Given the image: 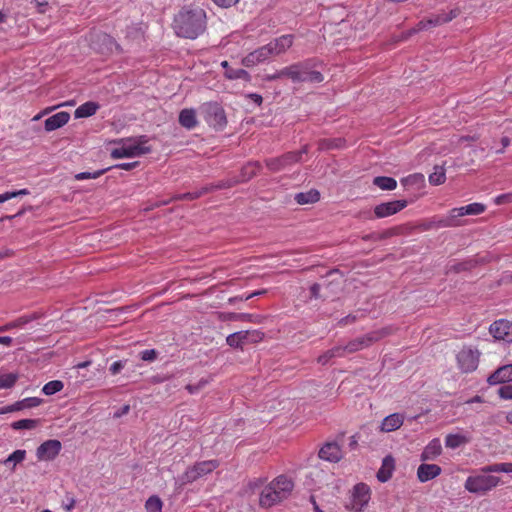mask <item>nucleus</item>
Masks as SVG:
<instances>
[{
	"label": "nucleus",
	"instance_id": "nucleus-1",
	"mask_svg": "<svg viewBox=\"0 0 512 512\" xmlns=\"http://www.w3.org/2000/svg\"><path fill=\"white\" fill-rule=\"evenodd\" d=\"M206 27V13L197 6L182 8L174 19V29L178 36L195 39Z\"/></svg>",
	"mask_w": 512,
	"mask_h": 512
},
{
	"label": "nucleus",
	"instance_id": "nucleus-2",
	"mask_svg": "<svg viewBox=\"0 0 512 512\" xmlns=\"http://www.w3.org/2000/svg\"><path fill=\"white\" fill-rule=\"evenodd\" d=\"M293 488V481L285 475H280L262 490L259 503L262 507H271L286 499Z\"/></svg>",
	"mask_w": 512,
	"mask_h": 512
},
{
	"label": "nucleus",
	"instance_id": "nucleus-3",
	"mask_svg": "<svg viewBox=\"0 0 512 512\" xmlns=\"http://www.w3.org/2000/svg\"><path fill=\"white\" fill-rule=\"evenodd\" d=\"M147 143L146 136L138 138L122 139L119 142V147L112 149L111 157L113 159L132 158L147 154L151 149L144 144Z\"/></svg>",
	"mask_w": 512,
	"mask_h": 512
},
{
	"label": "nucleus",
	"instance_id": "nucleus-4",
	"mask_svg": "<svg viewBox=\"0 0 512 512\" xmlns=\"http://www.w3.org/2000/svg\"><path fill=\"white\" fill-rule=\"evenodd\" d=\"M288 73L289 79L294 83H320L324 80L322 73L314 70L309 61L289 65Z\"/></svg>",
	"mask_w": 512,
	"mask_h": 512
},
{
	"label": "nucleus",
	"instance_id": "nucleus-5",
	"mask_svg": "<svg viewBox=\"0 0 512 512\" xmlns=\"http://www.w3.org/2000/svg\"><path fill=\"white\" fill-rule=\"evenodd\" d=\"M481 471L483 474L472 475L466 479L464 487L467 491L475 494H485L499 485V477L487 475L489 472H484L483 468Z\"/></svg>",
	"mask_w": 512,
	"mask_h": 512
},
{
	"label": "nucleus",
	"instance_id": "nucleus-6",
	"mask_svg": "<svg viewBox=\"0 0 512 512\" xmlns=\"http://www.w3.org/2000/svg\"><path fill=\"white\" fill-rule=\"evenodd\" d=\"M459 14H460V10L458 8H454V9H451L449 12H443V13H440L437 15H433L426 20L420 21L416 25L415 28H412L408 32L403 33L401 39H407L411 35L419 32V31L428 29L429 27H436V26H440L445 23H448L451 20H453L454 18H456Z\"/></svg>",
	"mask_w": 512,
	"mask_h": 512
},
{
	"label": "nucleus",
	"instance_id": "nucleus-7",
	"mask_svg": "<svg viewBox=\"0 0 512 512\" xmlns=\"http://www.w3.org/2000/svg\"><path fill=\"white\" fill-rule=\"evenodd\" d=\"M389 331L388 329H381L377 331H372L367 333L366 335L357 337L351 341H349L346 345H342L345 355L351 354L357 351H360L364 348L369 347L373 343L379 341L386 335H388Z\"/></svg>",
	"mask_w": 512,
	"mask_h": 512
},
{
	"label": "nucleus",
	"instance_id": "nucleus-8",
	"mask_svg": "<svg viewBox=\"0 0 512 512\" xmlns=\"http://www.w3.org/2000/svg\"><path fill=\"white\" fill-rule=\"evenodd\" d=\"M485 211V205L481 203H471L466 206L453 208L449 216L439 221L440 227H453L457 225V219L465 215H479Z\"/></svg>",
	"mask_w": 512,
	"mask_h": 512
},
{
	"label": "nucleus",
	"instance_id": "nucleus-9",
	"mask_svg": "<svg viewBox=\"0 0 512 512\" xmlns=\"http://www.w3.org/2000/svg\"><path fill=\"white\" fill-rule=\"evenodd\" d=\"M371 498V490L365 483H358L353 487L351 498L346 508L351 512H362Z\"/></svg>",
	"mask_w": 512,
	"mask_h": 512
},
{
	"label": "nucleus",
	"instance_id": "nucleus-10",
	"mask_svg": "<svg viewBox=\"0 0 512 512\" xmlns=\"http://www.w3.org/2000/svg\"><path fill=\"white\" fill-rule=\"evenodd\" d=\"M219 466L217 460H208L198 462L192 467H189L185 473L180 477L182 484L192 483L197 479L211 473Z\"/></svg>",
	"mask_w": 512,
	"mask_h": 512
},
{
	"label": "nucleus",
	"instance_id": "nucleus-11",
	"mask_svg": "<svg viewBox=\"0 0 512 512\" xmlns=\"http://www.w3.org/2000/svg\"><path fill=\"white\" fill-rule=\"evenodd\" d=\"M479 352L471 348H463L457 354L459 369L464 373H470L477 369L479 363Z\"/></svg>",
	"mask_w": 512,
	"mask_h": 512
},
{
	"label": "nucleus",
	"instance_id": "nucleus-12",
	"mask_svg": "<svg viewBox=\"0 0 512 512\" xmlns=\"http://www.w3.org/2000/svg\"><path fill=\"white\" fill-rule=\"evenodd\" d=\"M489 332L497 341L512 343V322L506 319L494 321L489 327Z\"/></svg>",
	"mask_w": 512,
	"mask_h": 512
},
{
	"label": "nucleus",
	"instance_id": "nucleus-13",
	"mask_svg": "<svg viewBox=\"0 0 512 512\" xmlns=\"http://www.w3.org/2000/svg\"><path fill=\"white\" fill-rule=\"evenodd\" d=\"M61 448L59 440H46L36 449V457L38 461H52L58 456Z\"/></svg>",
	"mask_w": 512,
	"mask_h": 512
},
{
	"label": "nucleus",
	"instance_id": "nucleus-14",
	"mask_svg": "<svg viewBox=\"0 0 512 512\" xmlns=\"http://www.w3.org/2000/svg\"><path fill=\"white\" fill-rule=\"evenodd\" d=\"M262 338V333L259 331H239L230 334L226 338V342L231 347H241L243 344L247 342H257Z\"/></svg>",
	"mask_w": 512,
	"mask_h": 512
},
{
	"label": "nucleus",
	"instance_id": "nucleus-15",
	"mask_svg": "<svg viewBox=\"0 0 512 512\" xmlns=\"http://www.w3.org/2000/svg\"><path fill=\"white\" fill-rule=\"evenodd\" d=\"M407 204L408 202L406 200H394L381 203L374 208L375 217L385 218L394 215L403 210Z\"/></svg>",
	"mask_w": 512,
	"mask_h": 512
},
{
	"label": "nucleus",
	"instance_id": "nucleus-16",
	"mask_svg": "<svg viewBox=\"0 0 512 512\" xmlns=\"http://www.w3.org/2000/svg\"><path fill=\"white\" fill-rule=\"evenodd\" d=\"M271 57H273L271 50L268 44H265L246 55L242 60V64L246 67H253L269 60Z\"/></svg>",
	"mask_w": 512,
	"mask_h": 512
},
{
	"label": "nucleus",
	"instance_id": "nucleus-17",
	"mask_svg": "<svg viewBox=\"0 0 512 512\" xmlns=\"http://www.w3.org/2000/svg\"><path fill=\"white\" fill-rule=\"evenodd\" d=\"M92 45L102 54L119 50V45L115 40L110 35L102 32L95 35V39L92 40Z\"/></svg>",
	"mask_w": 512,
	"mask_h": 512
},
{
	"label": "nucleus",
	"instance_id": "nucleus-18",
	"mask_svg": "<svg viewBox=\"0 0 512 512\" xmlns=\"http://www.w3.org/2000/svg\"><path fill=\"white\" fill-rule=\"evenodd\" d=\"M293 42L294 36L291 34H285L275 39H272L267 44L269 46V49L271 50L273 57H276L284 54L293 45Z\"/></svg>",
	"mask_w": 512,
	"mask_h": 512
},
{
	"label": "nucleus",
	"instance_id": "nucleus-19",
	"mask_svg": "<svg viewBox=\"0 0 512 512\" xmlns=\"http://www.w3.org/2000/svg\"><path fill=\"white\" fill-rule=\"evenodd\" d=\"M342 456V450L336 442L326 443L319 451V457L329 462H338Z\"/></svg>",
	"mask_w": 512,
	"mask_h": 512
},
{
	"label": "nucleus",
	"instance_id": "nucleus-20",
	"mask_svg": "<svg viewBox=\"0 0 512 512\" xmlns=\"http://www.w3.org/2000/svg\"><path fill=\"white\" fill-rule=\"evenodd\" d=\"M441 467L436 464H421L417 469V477L421 483L432 480L441 474Z\"/></svg>",
	"mask_w": 512,
	"mask_h": 512
},
{
	"label": "nucleus",
	"instance_id": "nucleus-21",
	"mask_svg": "<svg viewBox=\"0 0 512 512\" xmlns=\"http://www.w3.org/2000/svg\"><path fill=\"white\" fill-rule=\"evenodd\" d=\"M70 119V114L65 111L58 112L44 122V127L47 132L54 131L66 125Z\"/></svg>",
	"mask_w": 512,
	"mask_h": 512
},
{
	"label": "nucleus",
	"instance_id": "nucleus-22",
	"mask_svg": "<svg viewBox=\"0 0 512 512\" xmlns=\"http://www.w3.org/2000/svg\"><path fill=\"white\" fill-rule=\"evenodd\" d=\"M404 423V415L401 413H393L386 416L380 425L381 432H393L399 429Z\"/></svg>",
	"mask_w": 512,
	"mask_h": 512
},
{
	"label": "nucleus",
	"instance_id": "nucleus-23",
	"mask_svg": "<svg viewBox=\"0 0 512 512\" xmlns=\"http://www.w3.org/2000/svg\"><path fill=\"white\" fill-rule=\"evenodd\" d=\"M487 381L490 385L512 381V364L499 367L488 377Z\"/></svg>",
	"mask_w": 512,
	"mask_h": 512
},
{
	"label": "nucleus",
	"instance_id": "nucleus-24",
	"mask_svg": "<svg viewBox=\"0 0 512 512\" xmlns=\"http://www.w3.org/2000/svg\"><path fill=\"white\" fill-rule=\"evenodd\" d=\"M394 469V458L390 455L386 456L382 461L381 468L377 472V479L382 483L387 482L392 477Z\"/></svg>",
	"mask_w": 512,
	"mask_h": 512
},
{
	"label": "nucleus",
	"instance_id": "nucleus-25",
	"mask_svg": "<svg viewBox=\"0 0 512 512\" xmlns=\"http://www.w3.org/2000/svg\"><path fill=\"white\" fill-rule=\"evenodd\" d=\"M442 452V446L439 439L435 438L431 440L428 445L424 448L421 459L423 461L426 460H434L437 458Z\"/></svg>",
	"mask_w": 512,
	"mask_h": 512
},
{
	"label": "nucleus",
	"instance_id": "nucleus-26",
	"mask_svg": "<svg viewBox=\"0 0 512 512\" xmlns=\"http://www.w3.org/2000/svg\"><path fill=\"white\" fill-rule=\"evenodd\" d=\"M470 436L462 433H450L445 437V446L450 449H456L469 443Z\"/></svg>",
	"mask_w": 512,
	"mask_h": 512
},
{
	"label": "nucleus",
	"instance_id": "nucleus-27",
	"mask_svg": "<svg viewBox=\"0 0 512 512\" xmlns=\"http://www.w3.org/2000/svg\"><path fill=\"white\" fill-rule=\"evenodd\" d=\"M179 123L188 130L194 129L198 124L195 110L183 109L179 114Z\"/></svg>",
	"mask_w": 512,
	"mask_h": 512
},
{
	"label": "nucleus",
	"instance_id": "nucleus-28",
	"mask_svg": "<svg viewBox=\"0 0 512 512\" xmlns=\"http://www.w3.org/2000/svg\"><path fill=\"white\" fill-rule=\"evenodd\" d=\"M345 352L342 345L335 346L327 351H325L323 354H321L317 362L321 365H326L330 362L333 358H341L345 357Z\"/></svg>",
	"mask_w": 512,
	"mask_h": 512
},
{
	"label": "nucleus",
	"instance_id": "nucleus-29",
	"mask_svg": "<svg viewBox=\"0 0 512 512\" xmlns=\"http://www.w3.org/2000/svg\"><path fill=\"white\" fill-rule=\"evenodd\" d=\"M99 109V105L95 102L88 101L82 105H80L75 110V118H86L94 115Z\"/></svg>",
	"mask_w": 512,
	"mask_h": 512
},
{
	"label": "nucleus",
	"instance_id": "nucleus-30",
	"mask_svg": "<svg viewBox=\"0 0 512 512\" xmlns=\"http://www.w3.org/2000/svg\"><path fill=\"white\" fill-rule=\"evenodd\" d=\"M224 187H225L224 184H218L217 186H205L202 189L197 190V191L188 192V193H184V194H179L176 197V199H179V200H194V199H197V198L201 197L202 195L208 193L209 191H211L213 189H220V188H224Z\"/></svg>",
	"mask_w": 512,
	"mask_h": 512
},
{
	"label": "nucleus",
	"instance_id": "nucleus-31",
	"mask_svg": "<svg viewBox=\"0 0 512 512\" xmlns=\"http://www.w3.org/2000/svg\"><path fill=\"white\" fill-rule=\"evenodd\" d=\"M221 65L226 69L225 76L228 79H231V80L243 79L246 81L250 80V75L246 70L241 69V68H238V69L229 68L227 61H223Z\"/></svg>",
	"mask_w": 512,
	"mask_h": 512
},
{
	"label": "nucleus",
	"instance_id": "nucleus-32",
	"mask_svg": "<svg viewBox=\"0 0 512 512\" xmlns=\"http://www.w3.org/2000/svg\"><path fill=\"white\" fill-rule=\"evenodd\" d=\"M38 318L36 313L31 315H24L19 317L18 319L9 322L4 327H0V331H6L13 328H23L26 324Z\"/></svg>",
	"mask_w": 512,
	"mask_h": 512
},
{
	"label": "nucleus",
	"instance_id": "nucleus-33",
	"mask_svg": "<svg viewBox=\"0 0 512 512\" xmlns=\"http://www.w3.org/2000/svg\"><path fill=\"white\" fill-rule=\"evenodd\" d=\"M26 458V451L23 449L15 450L4 461L3 464L14 470L17 464L23 462Z\"/></svg>",
	"mask_w": 512,
	"mask_h": 512
},
{
	"label": "nucleus",
	"instance_id": "nucleus-34",
	"mask_svg": "<svg viewBox=\"0 0 512 512\" xmlns=\"http://www.w3.org/2000/svg\"><path fill=\"white\" fill-rule=\"evenodd\" d=\"M319 200V192L316 190H310L308 192H301L295 195V201L300 204H311Z\"/></svg>",
	"mask_w": 512,
	"mask_h": 512
},
{
	"label": "nucleus",
	"instance_id": "nucleus-35",
	"mask_svg": "<svg viewBox=\"0 0 512 512\" xmlns=\"http://www.w3.org/2000/svg\"><path fill=\"white\" fill-rule=\"evenodd\" d=\"M373 184L381 190H394L397 187V181L392 177L386 176L375 177Z\"/></svg>",
	"mask_w": 512,
	"mask_h": 512
},
{
	"label": "nucleus",
	"instance_id": "nucleus-36",
	"mask_svg": "<svg viewBox=\"0 0 512 512\" xmlns=\"http://www.w3.org/2000/svg\"><path fill=\"white\" fill-rule=\"evenodd\" d=\"M307 153V147H303L301 150L296 152H288L282 156L285 166L300 162L302 155Z\"/></svg>",
	"mask_w": 512,
	"mask_h": 512
},
{
	"label": "nucleus",
	"instance_id": "nucleus-37",
	"mask_svg": "<svg viewBox=\"0 0 512 512\" xmlns=\"http://www.w3.org/2000/svg\"><path fill=\"white\" fill-rule=\"evenodd\" d=\"M446 180L445 170L441 166H435L434 171L429 175V182L432 185L443 184Z\"/></svg>",
	"mask_w": 512,
	"mask_h": 512
},
{
	"label": "nucleus",
	"instance_id": "nucleus-38",
	"mask_svg": "<svg viewBox=\"0 0 512 512\" xmlns=\"http://www.w3.org/2000/svg\"><path fill=\"white\" fill-rule=\"evenodd\" d=\"M38 424H39V420H37V419H21V420L13 422L11 424V427L14 430H22V429L31 430V429L36 428L38 426Z\"/></svg>",
	"mask_w": 512,
	"mask_h": 512
},
{
	"label": "nucleus",
	"instance_id": "nucleus-39",
	"mask_svg": "<svg viewBox=\"0 0 512 512\" xmlns=\"http://www.w3.org/2000/svg\"><path fill=\"white\" fill-rule=\"evenodd\" d=\"M484 472L512 473V463H495L483 467Z\"/></svg>",
	"mask_w": 512,
	"mask_h": 512
},
{
	"label": "nucleus",
	"instance_id": "nucleus-40",
	"mask_svg": "<svg viewBox=\"0 0 512 512\" xmlns=\"http://www.w3.org/2000/svg\"><path fill=\"white\" fill-rule=\"evenodd\" d=\"M64 385L61 381L59 380H53V381H50L48 383H46L43 388H42V392L45 394V395H53L57 392H60L62 389H63Z\"/></svg>",
	"mask_w": 512,
	"mask_h": 512
},
{
	"label": "nucleus",
	"instance_id": "nucleus-41",
	"mask_svg": "<svg viewBox=\"0 0 512 512\" xmlns=\"http://www.w3.org/2000/svg\"><path fill=\"white\" fill-rule=\"evenodd\" d=\"M147 512H162V501L158 496H151L145 503Z\"/></svg>",
	"mask_w": 512,
	"mask_h": 512
},
{
	"label": "nucleus",
	"instance_id": "nucleus-42",
	"mask_svg": "<svg viewBox=\"0 0 512 512\" xmlns=\"http://www.w3.org/2000/svg\"><path fill=\"white\" fill-rule=\"evenodd\" d=\"M17 380V376L13 373L0 375V389L12 387Z\"/></svg>",
	"mask_w": 512,
	"mask_h": 512
},
{
	"label": "nucleus",
	"instance_id": "nucleus-43",
	"mask_svg": "<svg viewBox=\"0 0 512 512\" xmlns=\"http://www.w3.org/2000/svg\"><path fill=\"white\" fill-rule=\"evenodd\" d=\"M110 168L97 170L93 173L91 172H81L75 175V179L78 181L86 180V179H97L101 175H103L106 171H108Z\"/></svg>",
	"mask_w": 512,
	"mask_h": 512
},
{
	"label": "nucleus",
	"instance_id": "nucleus-44",
	"mask_svg": "<svg viewBox=\"0 0 512 512\" xmlns=\"http://www.w3.org/2000/svg\"><path fill=\"white\" fill-rule=\"evenodd\" d=\"M267 167L271 171H280L284 168H286L282 156L279 158H273L266 161Z\"/></svg>",
	"mask_w": 512,
	"mask_h": 512
},
{
	"label": "nucleus",
	"instance_id": "nucleus-45",
	"mask_svg": "<svg viewBox=\"0 0 512 512\" xmlns=\"http://www.w3.org/2000/svg\"><path fill=\"white\" fill-rule=\"evenodd\" d=\"M21 409L37 407L41 404L42 400L37 397H28L20 400Z\"/></svg>",
	"mask_w": 512,
	"mask_h": 512
},
{
	"label": "nucleus",
	"instance_id": "nucleus-46",
	"mask_svg": "<svg viewBox=\"0 0 512 512\" xmlns=\"http://www.w3.org/2000/svg\"><path fill=\"white\" fill-rule=\"evenodd\" d=\"M288 72H289V66H286V67L276 71L274 74L267 75L266 76V80L274 81V80H278V79H281V78H284V77L289 78V73Z\"/></svg>",
	"mask_w": 512,
	"mask_h": 512
},
{
	"label": "nucleus",
	"instance_id": "nucleus-47",
	"mask_svg": "<svg viewBox=\"0 0 512 512\" xmlns=\"http://www.w3.org/2000/svg\"><path fill=\"white\" fill-rule=\"evenodd\" d=\"M498 395L505 400L512 399V384L503 385L498 389Z\"/></svg>",
	"mask_w": 512,
	"mask_h": 512
},
{
	"label": "nucleus",
	"instance_id": "nucleus-48",
	"mask_svg": "<svg viewBox=\"0 0 512 512\" xmlns=\"http://www.w3.org/2000/svg\"><path fill=\"white\" fill-rule=\"evenodd\" d=\"M22 410L21 409V405H20V402L17 401L11 405H7V406H4V407H1L0 408V415L2 414H7V413H12V412H15V411H20Z\"/></svg>",
	"mask_w": 512,
	"mask_h": 512
},
{
	"label": "nucleus",
	"instance_id": "nucleus-49",
	"mask_svg": "<svg viewBox=\"0 0 512 512\" xmlns=\"http://www.w3.org/2000/svg\"><path fill=\"white\" fill-rule=\"evenodd\" d=\"M258 169V165L257 164H248L247 166H245L243 168V177L245 179H249L251 178L253 175L256 174V170Z\"/></svg>",
	"mask_w": 512,
	"mask_h": 512
},
{
	"label": "nucleus",
	"instance_id": "nucleus-50",
	"mask_svg": "<svg viewBox=\"0 0 512 512\" xmlns=\"http://www.w3.org/2000/svg\"><path fill=\"white\" fill-rule=\"evenodd\" d=\"M75 504H76V500L73 496L69 495V494H66L65 496V500L63 501L62 503V507L66 510V511H71L74 509L75 507Z\"/></svg>",
	"mask_w": 512,
	"mask_h": 512
},
{
	"label": "nucleus",
	"instance_id": "nucleus-51",
	"mask_svg": "<svg viewBox=\"0 0 512 512\" xmlns=\"http://www.w3.org/2000/svg\"><path fill=\"white\" fill-rule=\"evenodd\" d=\"M494 202L497 205H502V204H506V203H512V193H505V194L498 195L494 199Z\"/></svg>",
	"mask_w": 512,
	"mask_h": 512
},
{
	"label": "nucleus",
	"instance_id": "nucleus-52",
	"mask_svg": "<svg viewBox=\"0 0 512 512\" xmlns=\"http://www.w3.org/2000/svg\"><path fill=\"white\" fill-rule=\"evenodd\" d=\"M157 358V352L154 349H147L141 352V359L144 361H154Z\"/></svg>",
	"mask_w": 512,
	"mask_h": 512
},
{
	"label": "nucleus",
	"instance_id": "nucleus-53",
	"mask_svg": "<svg viewBox=\"0 0 512 512\" xmlns=\"http://www.w3.org/2000/svg\"><path fill=\"white\" fill-rule=\"evenodd\" d=\"M125 362L124 361H115L111 364L109 370L113 375L118 374L123 368H124Z\"/></svg>",
	"mask_w": 512,
	"mask_h": 512
},
{
	"label": "nucleus",
	"instance_id": "nucleus-54",
	"mask_svg": "<svg viewBox=\"0 0 512 512\" xmlns=\"http://www.w3.org/2000/svg\"><path fill=\"white\" fill-rule=\"evenodd\" d=\"M216 5L224 8L231 7L239 2V0H212Z\"/></svg>",
	"mask_w": 512,
	"mask_h": 512
},
{
	"label": "nucleus",
	"instance_id": "nucleus-55",
	"mask_svg": "<svg viewBox=\"0 0 512 512\" xmlns=\"http://www.w3.org/2000/svg\"><path fill=\"white\" fill-rule=\"evenodd\" d=\"M138 165V162H128V163H121L117 164L114 167L122 170H131L135 168Z\"/></svg>",
	"mask_w": 512,
	"mask_h": 512
},
{
	"label": "nucleus",
	"instance_id": "nucleus-56",
	"mask_svg": "<svg viewBox=\"0 0 512 512\" xmlns=\"http://www.w3.org/2000/svg\"><path fill=\"white\" fill-rule=\"evenodd\" d=\"M35 3V6L37 8V11L39 13H45L47 11L48 3L47 2H40L38 0L33 1Z\"/></svg>",
	"mask_w": 512,
	"mask_h": 512
},
{
	"label": "nucleus",
	"instance_id": "nucleus-57",
	"mask_svg": "<svg viewBox=\"0 0 512 512\" xmlns=\"http://www.w3.org/2000/svg\"><path fill=\"white\" fill-rule=\"evenodd\" d=\"M247 318L246 314L243 313H231L228 316L229 320L238 321V320H244Z\"/></svg>",
	"mask_w": 512,
	"mask_h": 512
},
{
	"label": "nucleus",
	"instance_id": "nucleus-58",
	"mask_svg": "<svg viewBox=\"0 0 512 512\" xmlns=\"http://www.w3.org/2000/svg\"><path fill=\"white\" fill-rule=\"evenodd\" d=\"M130 410V406L129 405H124L119 411H117L115 414H114V417L116 418H119L125 414H127Z\"/></svg>",
	"mask_w": 512,
	"mask_h": 512
},
{
	"label": "nucleus",
	"instance_id": "nucleus-59",
	"mask_svg": "<svg viewBox=\"0 0 512 512\" xmlns=\"http://www.w3.org/2000/svg\"><path fill=\"white\" fill-rule=\"evenodd\" d=\"M186 390L190 393V394H195L197 392H199V387H197L196 384H188L186 385Z\"/></svg>",
	"mask_w": 512,
	"mask_h": 512
},
{
	"label": "nucleus",
	"instance_id": "nucleus-60",
	"mask_svg": "<svg viewBox=\"0 0 512 512\" xmlns=\"http://www.w3.org/2000/svg\"><path fill=\"white\" fill-rule=\"evenodd\" d=\"M12 198H14V194H9V192H5L3 194H0V203L8 201V200H10Z\"/></svg>",
	"mask_w": 512,
	"mask_h": 512
},
{
	"label": "nucleus",
	"instance_id": "nucleus-61",
	"mask_svg": "<svg viewBox=\"0 0 512 512\" xmlns=\"http://www.w3.org/2000/svg\"><path fill=\"white\" fill-rule=\"evenodd\" d=\"M249 97L258 105L262 103V96L256 93H252Z\"/></svg>",
	"mask_w": 512,
	"mask_h": 512
},
{
	"label": "nucleus",
	"instance_id": "nucleus-62",
	"mask_svg": "<svg viewBox=\"0 0 512 512\" xmlns=\"http://www.w3.org/2000/svg\"><path fill=\"white\" fill-rule=\"evenodd\" d=\"M12 343V338L9 336H2L0 337V344L9 346Z\"/></svg>",
	"mask_w": 512,
	"mask_h": 512
},
{
	"label": "nucleus",
	"instance_id": "nucleus-63",
	"mask_svg": "<svg viewBox=\"0 0 512 512\" xmlns=\"http://www.w3.org/2000/svg\"><path fill=\"white\" fill-rule=\"evenodd\" d=\"M9 194H14V197H17L20 195H28L29 191L27 189H21L18 191H10Z\"/></svg>",
	"mask_w": 512,
	"mask_h": 512
},
{
	"label": "nucleus",
	"instance_id": "nucleus-64",
	"mask_svg": "<svg viewBox=\"0 0 512 512\" xmlns=\"http://www.w3.org/2000/svg\"><path fill=\"white\" fill-rule=\"evenodd\" d=\"M481 402H483L482 398L480 396H475V397L467 400L465 403L472 404V403H481Z\"/></svg>",
	"mask_w": 512,
	"mask_h": 512
}]
</instances>
